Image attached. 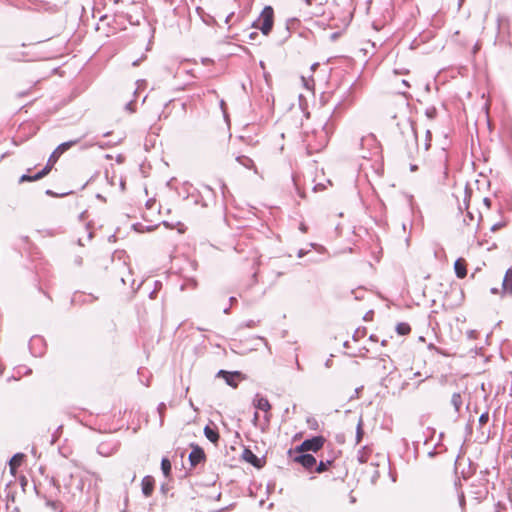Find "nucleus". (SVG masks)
I'll return each mask as SVG.
<instances>
[{"mask_svg": "<svg viewBox=\"0 0 512 512\" xmlns=\"http://www.w3.org/2000/svg\"><path fill=\"white\" fill-rule=\"evenodd\" d=\"M451 405L453 406L456 413L460 412V409L463 405V397L459 392L453 393L450 400Z\"/></svg>", "mask_w": 512, "mask_h": 512, "instance_id": "obj_11", "label": "nucleus"}, {"mask_svg": "<svg viewBox=\"0 0 512 512\" xmlns=\"http://www.w3.org/2000/svg\"><path fill=\"white\" fill-rule=\"evenodd\" d=\"M332 464L331 460L326 461H320L318 464L316 463V466L314 467V470L316 473H323L326 470H328V467Z\"/></svg>", "mask_w": 512, "mask_h": 512, "instance_id": "obj_16", "label": "nucleus"}, {"mask_svg": "<svg viewBox=\"0 0 512 512\" xmlns=\"http://www.w3.org/2000/svg\"><path fill=\"white\" fill-rule=\"evenodd\" d=\"M385 362H386V361H385V359H381V360L379 361V363H383V369H384V370H386Z\"/></svg>", "mask_w": 512, "mask_h": 512, "instance_id": "obj_33", "label": "nucleus"}, {"mask_svg": "<svg viewBox=\"0 0 512 512\" xmlns=\"http://www.w3.org/2000/svg\"><path fill=\"white\" fill-rule=\"evenodd\" d=\"M244 458L254 466L260 467V460L255 454L252 453V451L246 449L244 451Z\"/></svg>", "mask_w": 512, "mask_h": 512, "instance_id": "obj_15", "label": "nucleus"}, {"mask_svg": "<svg viewBox=\"0 0 512 512\" xmlns=\"http://www.w3.org/2000/svg\"><path fill=\"white\" fill-rule=\"evenodd\" d=\"M154 484H155V481L152 476L148 475L142 479V483H141L142 493L144 494L145 497H150L152 495V493L154 491Z\"/></svg>", "mask_w": 512, "mask_h": 512, "instance_id": "obj_7", "label": "nucleus"}, {"mask_svg": "<svg viewBox=\"0 0 512 512\" xmlns=\"http://www.w3.org/2000/svg\"><path fill=\"white\" fill-rule=\"evenodd\" d=\"M133 65L134 66L138 65V61L133 62Z\"/></svg>", "mask_w": 512, "mask_h": 512, "instance_id": "obj_40", "label": "nucleus"}, {"mask_svg": "<svg viewBox=\"0 0 512 512\" xmlns=\"http://www.w3.org/2000/svg\"><path fill=\"white\" fill-rule=\"evenodd\" d=\"M363 436V430H362V420L360 419L357 425V434H356V441L357 443H360Z\"/></svg>", "mask_w": 512, "mask_h": 512, "instance_id": "obj_21", "label": "nucleus"}, {"mask_svg": "<svg viewBox=\"0 0 512 512\" xmlns=\"http://www.w3.org/2000/svg\"><path fill=\"white\" fill-rule=\"evenodd\" d=\"M498 227H499L498 225H494V226L492 227V230H493V231H495Z\"/></svg>", "mask_w": 512, "mask_h": 512, "instance_id": "obj_37", "label": "nucleus"}, {"mask_svg": "<svg viewBox=\"0 0 512 512\" xmlns=\"http://www.w3.org/2000/svg\"><path fill=\"white\" fill-rule=\"evenodd\" d=\"M204 435L209 441H211L214 444H216L219 440V433L217 432V430L211 428L209 425L205 426Z\"/></svg>", "mask_w": 512, "mask_h": 512, "instance_id": "obj_12", "label": "nucleus"}, {"mask_svg": "<svg viewBox=\"0 0 512 512\" xmlns=\"http://www.w3.org/2000/svg\"><path fill=\"white\" fill-rule=\"evenodd\" d=\"M294 461L301 464L306 470L312 472L316 466V458L305 452L295 456Z\"/></svg>", "mask_w": 512, "mask_h": 512, "instance_id": "obj_3", "label": "nucleus"}, {"mask_svg": "<svg viewBox=\"0 0 512 512\" xmlns=\"http://www.w3.org/2000/svg\"><path fill=\"white\" fill-rule=\"evenodd\" d=\"M403 84H404L405 86H407V87L409 86V84H408V82H407L406 80H403Z\"/></svg>", "mask_w": 512, "mask_h": 512, "instance_id": "obj_36", "label": "nucleus"}, {"mask_svg": "<svg viewBox=\"0 0 512 512\" xmlns=\"http://www.w3.org/2000/svg\"><path fill=\"white\" fill-rule=\"evenodd\" d=\"M205 460V453L202 448L197 445H192V451L189 454V461L191 466L195 467Z\"/></svg>", "mask_w": 512, "mask_h": 512, "instance_id": "obj_4", "label": "nucleus"}, {"mask_svg": "<svg viewBox=\"0 0 512 512\" xmlns=\"http://www.w3.org/2000/svg\"><path fill=\"white\" fill-rule=\"evenodd\" d=\"M484 204L487 206V207H490L491 205V200L489 198H484L483 200Z\"/></svg>", "mask_w": 512, "mask_h": 512, "instance_id": "obj_28", "label": "nucleus"}, {"mask_svg": "<svg viewBox=\"0 0 512 512\" xmlns=\"http://www.w3.org/2000/svg\"><path fill=\"white\" fill-rule=\"evenodd\" d=\"M350 502L351 503H355L356 502V498L352 494H350Z\"/></svg>", "mask_w": 512, "mask_h": 512, "instance_id": "obj_30", "label": "nucleus"}, {"mask_svg": "<svg viewBox=\"0 0 512 512\" xmlns=\"http://www.w3.org/2000/svg\"><path fill=\"white\" fill-rule=\"evenodd\" d=\"M273 16L274 11L272 7L266 6L256 22V27L259 28L264 35H268L272 30Z\"/></svg>", "mask_w": 512, "mask_h": 512, "instance_id": "obj_1", "label": "nucleus"}, {"mask_svg": "<svg viewBox=\"0 0 512 512\" xmlns=\"http://www.w3.org/2000/svg\"><path fill=\"white\" fill-rule=\"evenodd\" d=\"M264 418H265V422L268 424V423L270 422V415H268V414L266 413V415H265V417H264Z\"/></svg>", "mask_w": 512, "mask_h": 512, "instance_id": "obj_29", "label": "nucleus"}, {"mask_svg": "<svg viewBox=\"0 0 512 512\" xmlns=\"http://www.w3.org/2000/svg\"><path fill=\"white\" fill-rule=\"evenodd\" d=\"M468 220H469V221H473V220H474V216H473V214H472L471 212H469V211L466 213V216H465V217H464V219H463V222H464L467 226H469V222H468Z\"/></svg>", "mask_w": 512, "mask_h": 512, "instance_id": "obj_24", "label": "nucleus"}, {"mask_svg": "<svg viewBox=\"0 0 512 512\" xmlns=\"http://www.w3.org/2000/svg\"><path fill=\"white\" fill-rule=\"evenodd\" d=\"M218 375L223 376L225 378L226 383L233 388L237 387V385H238L237 380L241 378V373L238 371L227 372L225 370H220L218 372Z\"/></svg>", "mask_w": 512, "mask_h": 512, "instance_id": "obj_6", "label": "nucleus"}, {"mask_svg": "<svg viewBox=\"0 0 512 512\" xmlns=\"http://www.w3.org/2000/svg\"><path fill=\"white\" fill-rule=\"evenodd\" d=\"M503 290L512 293V269L506 271L505 277L502 282Z\"/></svg>", "mask_w": 512, "mask_h": 512, "instance_id": "obj_13", "label": "nucleus"}, {"mask_svg": "<svg viewBox=\"0 0 512 512\" xmlns=\"http://www.w3.org/2000/svg\"><path fill=\"white\" fill-rule=\"evenodd\" d=\"M80 139L70 140L64 143H61L55 150H57V154H62L65 151L69 150L71 147L79 143Z\"/></svg>", "mask_w": 512, "mask_h": 512, "instance_id": "obj_14", "label": "nucleus"}, {"mask_svg": "<svg viewBox=\"0 0 512 512\" xmlns=\"http://www.w3.org/2000/svg\"><path fill=\"white\" fill-rule=\"evenodd\" d=\"M489 421V413L488 412H485V413H482L479 417V424L480 425H484L486 424L487 422Z\"/></svg>", "mask_w": 512, "mask_h": 512, "instance_id": "obj_23", "label": "nucleus"}, {"mask_svg": "<svg viewBox=\"0 0 512 512\" xmlns=\"http://www.w3.org/2000/svg\"><path fill=\"white\" fill-rule=\"evenodd\" d=\"M408 128H409V131H410V134H411V137L413 138V140L415 142H417V135H416V132L413 128V126L411 124H408Z\"/></svg>", "mask_w": 512, "mask_h": 512, "instance_id": "obj_25", "label": "nucleus"}, {"mask_svg": "<svg viewBox=\"0 0 512 512\" xmlns=\"http://www.w3.org/2000/svg\"><path fill=\"white\" fill-rule=\"evenodd\" d=\"M258 419H259V414H258V412H255L253 420H252V423L254 424V426H257Z\"/></svg>", "mask_w": 512, "mask_h": 512, "instance_id": "obj_26", "label": "nucleus"}, {"mask_svg": "<svg viewBox=\"0 0 512 512\" xmlns=\"http://www.w3.org/2000/svg\"><path fill=\"white\" fill-rule=\"evenodd\" d=\"M365 334H366V330H365V328H363V329L358 328V329L354 332V334H353V339H354L355 341H358L359 339L363 338V337L365 336Z\"/></svg>", "mask_w": 512, "mask_h": 512, "instance_id": "obj_20", "label": "nucleus"}, {"mask_svg": "<svg viewBox=\"0 0 512 512\" xmlns=\"http://www.w3.org/2000/svg\"><path fill=\"white\" fill-rule=\"evenodd\" d=\"M325 438L323 436H315L311 439L304 440L297 448L296 452L303 453V452H318L324 445Z\"/></svg>", "mask_w": 512, "mask_h": 512, "instance_id": "obj_2", "label": "nucleus"}, {"mask_svg": "<svg viewBox=\"0 0 512 512\" xmlns=\"http://www.w3.org/2000/svg\"><path fill=\"white\" fill-rule=\"evenodd\" d=\"M304 254H305V252H304L303 250H299V252H298V257H300V258H301V257H303V256H304Z\"/></svg>", "mask_w": 512, "mask_h": 512, "instance_id": "obj_31", "label": "nucleus"}, {"mask_svg": "<svg viewBox=\"0 0 512 512\" xmlns=\"http://www.w3.org/2000/svg\"><path fill=\"white\" fill-rule=\"evenodd\" d=\"M61 154H57V150H54L50 155L46 166L37 174L34 175V178H43L45 177L52 169L53 165L57 162L58 158Z\"/></svg>", "mask_w": 512, "mask_h": 512, "instance_id": "obj_5", "label": "nucleus"}, {"mask_svg": "<svg viewBox=\"0 0 512 512\" xmlns=\"http://www.w3.org/2000/svg\"><path fill=\"white\" fill-rule=\"evenodd\" d=\"M41 178H34V175L33 176H30V175H22L19 179V182L20 183H23V182H32V181H37V180H40Z\"/></svg>", "mask_w": 512, "mask_h": 512, "instance_id": "obj_22", "label": "nucleus"}, {"mask_svg": "<svg viewBox=\"0 0 512 512\" xmlns=\"http://www.w3.org/2000/svg\"><path fill=\"white\" fill-rule=\"evenodd\" d=\"M236 161H237L240 165H242L243 167H245V168H247V169H252V170H254V172H255L256 174L258 173L257 168H256V166H255V164H254V161H253L251 158H249L248 156H244V155H242V156H238V157L236 158Z\"/></svg>", "mask_w": 512, "mask_h": 512, "instance_id": "obj_10", "label": "nucleus"}, {"mask_svg": "<svg viewBox=\"0 0 512 512\" xmlns=\"http://www.w3.org/2000/svg\"><path fill=\"white\" fill-rule=\"evenodd\" d=\"M236 301H237V300H236V298H235V297H231V298H230V302H231V303H234V302H236Z\"/></svg>", "mask_w": 512, "mask_h": 512, "instance_id": "obj_34", "label": "nucleus"}, {"mask_svg": "<svg viewBox=\"0 0 512 512\" xmlns=\"http://www.w3.org/2000/svg\"><path fill=\"white\" fill-rule=\"evenodd\" d=\"M253 405L257 409L264 411L265 413H267L271 409V404L269 403L268 399L260 396L259 394H257L255 399L253 400Z\"/></svg>", "mask_w": 512, "mask_h": 512, "instance_id": "obj_8", "label": "nucleus"}, {"mask_svg": "<svg viewBox=\"0 0 512 512\" xmlns=\"http://www.w3.org/2000/svg\"><path fill=\"white\" fill-rule=\"evenodd\" d=\"M22 459V454H16L11 458L9 464L12 472L15 471V469L21 465Z\"/></svg>", "mask_w": 512, "mask_h": 512, "instance_id": "obj_17", "label": "nucleus"}, {"mask_svg": "<svg viewBox=\"0 0 512 512\" xmlns=\"http://www.w3.org/2000/svg\"><path fill=\"white\" fill-rule=\"evenodd\" d=\"M462 2V0H460V3Z\"/></svg>", "mask_w": 512, "mask_h": 512, "instance_id": "obj_41", "label": "nucleus"}, {"mask_svg": "<svg viewBox=\"0 0 512 512\" xmlns=\"http://www.w3.org/2000/svg\"><path fill=\"white\" fill-rule=\"evenodd\" d=\"M497 292H498V290L496 288L491 289V293L495 294Z\"/></svg>", "mask_w": 512, "mask_h": 512, "instance_id": "obj_35", "label": "nucleus"}, {"mask_svg": "<svg viewBox=\"0 0 512 512\" xmlns=\"http://www.w3.org/2000/svg\"><path fill=\"white\" fill-rule=\"evenodd\" d=\"M315 14H319V13H322L320 10H317L314 12Z\"/></svg>", "mask_w": 512, "mask_h": 512, "instance_id": "obj_39", "label": "nucleus"}, {"mask_svg": "<svg viewBox=\"0 0 512 512\" xmlns=\"http://www.w3.org/2000/svg\"><path fill=\"white\" fill-rule=\"evenodd\" d=\"M161 469L163 474L168 477L171 472V462L168 458H163L161 461Z\"/></svg>", "mask_w": 512, "mask_h": 512, "instance_id": "obj_19", "label": "nucleus"}, {"mask_svg": "<svg viewBox=\"0 0 512 512\" xmlns=\"http://www.w3.org/2000/svg\"><path fill=\"white\" fill-rule=\"evenodd\" d=\"M456 276L463 279L467 275L466 262L463 258H459L454 263Z\"/></svg>", "mask_w": 512, "mask_h": 512, "instance_id": "obj_9", "label": "nucleus"}, {"mask_svg": "<svg viewBox=\"0 0 512 512\" xmlns=\"http://www.w3.org/2000/svg\"><path fill=\"white\" fill-rule=\"evenodd\" d=\"M318 63H314L312 66H311V70L314 71L317 67H318Z\"/></svg>", "mask_w": 512, "mask_h": 512, "instance_id": "obj_32", "label": "nucleus"}, {"mask_svg": "<svg viewBox=\"0 0 512 512\" xmlns=\"http://www.w3.org/2000/svg\"><path fill=\"white\" fill-rule=\"evenodd\" d=\"M396 331L399 335H407L410 333L411 328L408 323L402 322L397 324Z\"/></svg>", "mask_w": 512, "mask_h": 512, "instance_id": "obj_18", "label": "nucleus"}, {"mask_svg": "<svg viewBox=\"0 0 512 512\" xmlns=\"http://www.w3.org/2000/svg\"><path fill=\"white\" fill-rule=\"evenodd\" d=\"M256 35V33H251L250 38H253Z\"/></svg>", "mask_w": 512, "mask_h": 512, "instance_id": "obj_38", "label": "nucleus"}, {"mask_svg": "<svg viewBox=\"0 0 512 512\" xmlns=\"http://www.w3.org/2000/svg\"><path fill=\"white\" fill-rule=\"evenodd\" d=\"M305 3L309 6H311L313 3H319L321 5V2L318 0H305Z\"/></svg>", "mask_w": 512, "mask_h": 512, "instance_id": "obj_27", "label": "nucleus"}]
</instances>
